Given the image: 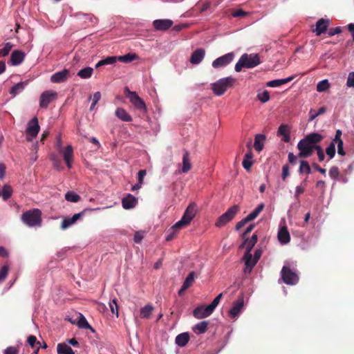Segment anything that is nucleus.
I'll list each match as a JSON object with an SVG mask.
<instances>
[{
  "label": "nucleus",
  "mask_w": 354,
  "mask_h": 354,
  "mask_svg": "<svg viewBox=\"0 0 354 354\" xmlns=\"http://www.w3.org/2000/svg\"><path fill=\"white\" fill-rule=\"evenodd\" d=\"M335 144L337 145V153L341 156H344L345 151L343 148V140H339V142H336Z\"/></svg>",
  "instance_id": "60"
},
{
  "label": "nucleus",
  "mask_w": 354,
  "mask_h": 354,
  "mask_svg": "<svg viewBox=\"0 0 354 354\" xmlns=\"http://www.w3.org/2000/svg\"><path fill=\"white\" fill-rule=\"evenodd\" d=\"M295 78V76H290L285 79H279L269 81L266 83L267 86L268 87H278L283 84H287L292 81Z\"/></svg>",
  "instance_id": "23"
},
{
  "label": "nucleus",
  "mask_w": 354,
  "mask_h": 354,
  "mask_svg": "<svg viewBox=\"0 0 354 354\" xmlns=\"http://www.w3.org/2000/svg\"><path fill=\"white\" fill-rule=\"evenodd\" d=\"M147 174V171L145 169H141L138 171V182L140 183V184H143V180L145 176Z\"/></svg>",
  "instance_id": "58"
},
{
  "label": "nucleus",
  "mask_w": 354,
  "mask_h": 354,
  "mask_svg": "<svg viewBox=\"0 0 354 354\" xmlns=\"http://www.w3.org/2000/svg\"><path fill=\"white\" fill-rule=\"evenodd\" d=\"M248 14V12H246L245 11H244L242 9H238V10H234L232 13V15L234 17H240V18H241V17H244L247 16Z\"/></svg>",
  "instance_id": "51"
},
{
  "label": "nucleus",
  "mask_w": 354,
  "mask_h": 354,
  "mask_svg": "<svg viewBox=\"0 0 354 354\" xmlns=\"http://www.w3.org/2000/svg\"><path fill=\"white\" fill-rule=\"evenodd\" d=\"M77 326L80 328H82V329H90L92 331H94L93 328L89 325V324L88 323L86 319L84 317V315H82V314H80V316H79V319L77 321Z\"/></svg>",
  "instance_id": "36"
},
{
  "label": "nucleus",
  "mask_w": 354,
  "mask_h": 354,
  "mask_svg": "<svg viewBox=\"0 0 354 354\" xmlns=\"http://www.w3.org/2000/svg\"><path fill=\"white\" fill-rule=\"evenodd\" d=\"M324 137L318 133H312L301 139L297 144V149L299 151L298 156L301 158L310 157L313 151L317 147H320L317 144L323 140Z\"/></svg>",
  "instance_id": "1"
},
{
  "label": "nucleus",
  "mask_w": 354,
  "mask_h": 354,
  "mask_svg": "<svg viewBox=\"0 0 354 354\" xmlns=\"http://www.w3.org/2000/svg\"><path fill=\"white\" fill-rule=\"evenodd\" d=\"M278 134L283 136V140L285 142H289L290 140V132L287 125L281 124L278 129Z\"/></svg>",
  "instance_id": "27"
},
{
  "label": "nucleus",
  "mask_w": 354,
  "mask_h": 354,
  "mask_svg": "<svg viewBox=\"0 0 354 354\" xmlns=\"http://www.w3.org/2000/svg\"><path fill=\"white\" fill-rule=\"evenodd\" d=\"M257 98L263 103L267 102L270 100V93L268 91H264L257 95Z\"/></svg>",
  "instance_id": "46"
},
{
  "label": "nucleus",
  "mask_w": 354,
  "mask_h": 354,
  "mask_svg": "<svg viewBox=\"0 0 354 354\" xmlns=\"http://www.w3.org/2000/svg\"><path fill=\"white\" fill-rule=\"evenodd\" d=\"M297 158H299L297 156H295L294 155L293 153L292 152H290L288 153V162L291 164V165H295L297 163Z\"/></svg>",
  "instance_id": "57"
},
{
  "label": "nucleus",
  "mask_w": 354,
  "mask_h": 354,
  "mask_svg": "<svg viewBox=\"0 0 354 354\" xmlns=\"http://www.w3.org/2000/svg\"><path fill=\"white\" fill-rule=\"evenodd\" d=\"M253 164V162L250 160L243 159L242 165L244 169H245L247 171H249L250 168L252 167V165Z\"/></svg>",
  "instance_id": "63"
},
{
  "label": "nucleus",
  "mask_w": 354,
  "mask_h": 354,
  "mask_svg": "<svg viewBox=\"0 0 354 354\" xmlns=\"http://www.w3.org/2000/svg\"><path fill=\"white\" fill-rule=\"evenodd\" d=\"M207 306H198L193 311V315L197 319H203L209 316L212 313L206 311Z\"/></svg>",
  "instance_id": "24"
},
{
  "label": "nucleus",
  "mask_w": 354,
  "mask_h": 354,
  "mask_svg": "<svg viewBox=\"0 0 354 354\" xmlns=\"http://www.w3.org/2000/svg\"><path fill=\"white\" fill-rule=\"evenodd\" d=\"M115 115L122 121L131 122L132 117L123 108H118L115 110Z\"/></svg>",
  "instance_id": "26"
},
{
  "label": "nucleus",
  "mask_w": 354,
  "mask_h": 354,
  "mask_svg": "<svg viewBox=\"0 0 354 354\" xmlns=\"http://www.w3.org/2000/svg\"><path fill=\"white\" fill-rule=\"evenodd\" d=\"M117 62V56H110L105 59L100 60L95 65V68H98L102 66L113 64Z\"/></svg>",
  "instance_id": "29"
},
{
  "label": "nucleus",
  "mask_w": 354,
  "mask_h": 354,
  "mask_svg": "<svg viewBox=\"0 0 354 354\" xmlns=\"http://www.w3.org/2000/svg\"><path fill=\"white\" fill-rule=\"evenodd\" d=\"M13 45L10 42H7L1 50V55L3 57L7 56L10 52Z\"/></svg>",
  "instance_id": "48"
},
{
  "label": "nucleus",
  "mask_w": 354,
  "mask_h": 354,
  "mask_svg": "<svg viewBox=\"0 0 354 354\" xmlns=\"http://www.w3.org/2000/svg\"><path fill=\"white\" fill-rule=\"evenodd\" d=\"M342 32V28L340 27L332 28L329 30L328 34L329 37L334 36L335 35Z\"/></svg>",
  "instance_id": "61"
},
{
  "label": "nucleus",
  "mask_w": 354,
  "mask_h": 354,
  "mask_svg": "<svg viewBox=\"0 0 354 354\" xmlns=\"http://www.w3.org/2000/svg\"><path fill=\"white\" fill-rule=\"evenodd\" d=\"M299 174H306L307 175L311 173V168L308 161L301 160L300 165L298 170Z\"/></svg>",
  "instance_id": "33"
},
{
  "label": "nucleus",
  "mask_w": 354,
  "mask_h": 354,
  "mask_svg": "<svg viewBox=\"0 0 354 354\" xmlns=\"http://www.w3.org/2000/svg\"><path fill=\"white\" fill-rule=\"evenodd\" d=\"M189 340V335L187 333H183L179 334L176 337V344L179 346H185Z\"/></svg>",
  "instance_id": "28"
},
{
  "label": "nucleus",
  "mask_w": 354,
  "mask_h": 354,
  "mask_svg": "<svg viewBox=\"0 0 354 354\" xmlns=\"http://www.w3.org/2000/svg\"><path fill=\"white\" fill-rule=\"evenodd\" d=\"M137 57L135 53H127L124 55L117 57V60L124 63H130L135 60Z\"/></svg>",
  "instance_id": "39"
},
{
  "label": "nucleus",
  "mask_w": 354,
  "mask_h": 354,
  "mask_svg": "<svg viewBox=\"0 0 354 354\" xmlns=\"http://www.w3.org/2000/svg\"><path fill=\"white\" fill-rule=\"evenodd\" d=\"M326 154L329 156L330 159L333 158L335 155V142H331L329 146L326 149Z\"/></svg>",
  "instance_id": "44"
},
{
  "label": "nucleus",
  "mask_w": 354,
  "mask_h": 354,
  "mask_svg": "<svg viewBox=\"0 0 354 354\" xmlns=\"http://www.w3.org/2000/svg\"><path fill=\"white\" fill-rule=\"evenodd\" d=\"M261 63L258 54H247L241 55L238 62L236 64L234 69L236 72H240L243 68H252L258 66Z\"/></svg>",
  "instance_id": "2"
},
{
  "label": "nucleus",
  "mask_w": 354,
  "mask_h": 354,
  "mask_svg": "<svg viewBox=\"0 0 354 354\" xmlns=\"http://www.w3.org/2000/svg\"><path fill=\"white\" fill-rule=\"evenodd\" d=\"M290 176L289 166L288 165H284L282 167L281 178L283 180H286V178Z\"/></svg>",
  "instance_id": "53"
},
{
  "label": "nucleus",
  "mask_w": 354,
  "mask_h": 354,
  "mask_svg": "<svg viewBox=\"0 0 354 354\" xmlns=\"http://www.w3.org/2000/svg\"><path fill=\"white\" fill-rule=\"evenodd\" d=\"M111 311L113 314H115L117 317L118 316V306L117 304L116 299H113L109 303Z\"/></svg>",
  "instance_id": "47"
},
{
  "label": "nucleus",
  "mask_w": 354,
  "mask_h": 354,
  "mask_svg": "<svg viewBox=\"0 0 354 354\" xmlns=\"http://www.w3.org/2000/svg\"><path fill=\"white\" fill-rule=\"evenodd\" d=\"M21 90H22V82H19L17 84L14 85L10 88V93L14 97L17 95L19 94Z\"/></svg>",
  "instance_id": "43"
},
{
  "label": "nucleus",
  "mask_w": 354,
  "mask_h": 354,
  "mask_svg": "<svg viewBox=\"0 0 354 354\" xmlns=\"http://www.w3.org/2000/svg\"><path fill=\"white\" fill-rule=\"evenodd\" d=\"M234 58V53L231 52L228 53L221 57H218L213 61L212 65L214 68L225 67L230 64Z\"/></svg>",
  "instance_id": "10"
},
{
  "label": "nucleus",
  "mask_w": 354,
  "mask_h": 354,
  "mask_svg": "<svg viewBox=\"0 0 354 354\" xmlns=\"http://www.w3.org/2000/svg\"><path fill=\"white\" fill-rule=\"evenodd\" d=\"M73 224H74V223H73V222L71 221V218H65L62 222L61 228L62 230H66L68 227H69L71 225H72Z\"/></svg>",
  "instance_id": "52"
},
{
  "label": "nucleus",
  "mask_w": 354,
  "mask_h": 354,
  "mask_svg": "<svg viewBox=\"0 0 354 354\" xmlns=\"http://www.w3.org/2000/svg\"><path fill=\"white\" fill-rule=\"evenodd\" d=\"M330 87V84L328 80H324L318 82L317 85V91L318 92L326 91Z\"/></svg>",
  "instance_id": "42"
},
{
  "label": "nucleus",
  "mask_w": 354,
  "mask_h": 354,
  "mask_svg": "<svg viewBox=\"0 0 354 354\" xmlns=\"http://www.w3.org/2000/svg\"><path fill=\"white\" fill-rule=\"evenodd\" d=\"M249 221H251L250 219H248V216H246L245 218L238 222L235 227L236 230H239Z\"/></svg>",
  "instance_id": "56"
},
{
  "label": "nucleus",
  "mask_w": 354,
  "mask_h": 354,
  "mask_svg": "<svg viewBox=\"0 0 354 354\" xmlns=\"http://www.w3.org/2000/svg\"><path fill=\"white\" fill-rule=\"evenodd\" d=\"M195 277H196V274H195L194 272L192 271V272H189V274L186 277L185 281L183 282V290H187L189 287H191L194 283Z\"/></svg>",
  "instance_id": "34"
},
{
  "label": "nucleus",
  "mask_w": 354,
  "mask_h": 354,
  "mask_svg": "<svg viewBox=\"0 0 354 354\" xmlns=\"http://www.w3.org/2000/svg\"><path fill=\"white\" fill-rule=\"evenodd\" d=\"M93 73V68L88 66L80 70L77 75L82 79H88L91 77Z\"/></svg>",
  "instance_id": "32"
},
{
  "label": "nucleus",
  "mask_w": 354,
  "mask_h": 354,
  "mask_svg": "<svg viewBox=\"0 0 354 354\" xmlns=\"http://www.w3.org/2000/svg\"><path fill=\"white\" fill-rule=\"evenodd\" d=\"M41 212L35 209L24 213V223L28 226H39L41 225Z\"/></svg>",
  "instance_id": "7"
},
{
  "label": "nucleus",
  "mask_w": 354,
  "mask_h": 354,
  "mask_svg": "<svg viewBox=\"0 0 354 354\" xmlns=\"http://www.w3.org/2000/svg\"><path fill=\"white\" fill-rule=\"evenodd\" d=\"M239 207L236 205L230 207L226 212L218 217L215 223L216 226L221 227L232 221L239 211Z\"/></svg>",
  "instance_id": "6"
},
{
  "label": "nucleus",
  "mask_w": 354,
  "mask_h": 354,
  "mask_svg": "<svg viewBox=\"0 0 354 354\" xmlns=\"http://www.w3.org/2000/svg\"><path fill=\"white\" fill-rule=\"evenodd\" d=\"M265 205L263 203L259 204L251 213H250L247 216L248 219L252 221L255 219L259 214L263 211Z\"/></svg>",
  "instance_id": "37"
},
{
  "label": "nucleus",
  "mask_w": 354,
  "mask_h": 354,
  "mask_svg": "<svg viewBox=\"0 0 354 354\" xmlns=\"http://www.w3.org/2000/svg\"><path fill=\"white\" fill-rule=\"evenodd\" d=\"M218 304H219V301L216 298H214V299L212 301V302L207 306L206 311H209L212 313Z\"/></svg>",
  "instance_id": "54"
},
{
  "label": "nucleus",
  "mask_w": 354,
  "mask_h": 354,
  "mask_svg": "<svg viewBox=\"0 0 354 354\" xmlns=\"http://www.w3.org/2000/svg\"><path fill=\"white\" fill-rule=\"evenodd\" d=\"M281 279L287 285L293 286L298 283L299 276L293 272L289 267L283 266L281 271Z\"/></svg>",
  "instance_id": "8"
},
{
  "label": "nucleus",
  "mask_w": 354,
  "mask_h": 354,
  "mask_svg": "<svg viewBox=\"0 0 354 354\" xmlns=\"http://www.w3.org/2000/svg\"><path fill=\"white\" fill-rule=\"evenodd\" d=\"M278 239L282 244H286L290 241V233L287 229V227H281L278 232Z\"/></svg>",
  "instance_id": "20"
},
{
  "label": "nucleus",
  "mask_w": 354,
  "mask_h": 354,
  "mask_svg": "<svg viewBox=\"0 0 354 354\" xmlns=\"http://www.w3.org/2000/svg\"><path fill=\"white\" fill-rule=\"evenodd\" d=\"M305 191V187L301 185L297 186L295 189V198H299L301 194H302Z\"/></svg>",
  "instance_id": "59"
},
{
  "label": "nucleus",
  "mask_w": 354,
  "mask_h": 354,
  "mask_svg": "<svg viewBox=\"0 0 354 354\" xmlns=\"http://www.w3.org/2000/svg\"><path fill=\"white\" fill-rule=\"evenodd\" d=\"M137 203L138 198L131 194H127V196L122 200V207L125 209H130L133 208Z\"/></svg>",
  "instance_id": "16"
},
{
  "label": "nucleus",
  "mask_w": 354,
  "mask_h": 354,
  "mask_svg": "<svg viewBox=\"0 0 354 354\" xmlns=\"http://www.w3.org/2000/svg\"><path fill=\"white\" fill-rule=\"evenodd\" d=\"M208 324L207 321L201 322L195 325L194 330L200 334L204 333L207 330Z\"/></svg>",
  "instance_id": "38"
},
{
  "label": "nucleus",
  "mask_w": 354,
  "mask_h": 354,
  "mask_svg": "<svg viewBox=\"0 0 354 354\" xmlns=\"http://www.w3.org/2000/svg\"><path fill=\"white\" fill-rule=\"evenodd\" d=\"M57 349L59 354H75L71 346L64 343L58 344Z\"/></svg>",
  "instance_id": "35"
},
{
  "label": "nucleus",
  "mask_w": 354,
  "mask_h": 354,
  "mask_svg": "<svg viewBox=\"0 0 354 354\" xmlns=\"http://www.w3.org/2000/svg\"><path fill=\"white\" fill-rule=\"evenodd\" d=\"M80 198V196L74 192H68L65 194V199L67 201L77 203Z\"/></svg>",
  "instance_id": "41"
},
{
  "label": "nucleus",
  "mask_w": 354,
  "mask_h": 354,
  "mask_svg": "<svg viewBox=\"0 0 354 354\" xmlns=\"http://www.w3.org/2000/svg\"><path fill=\"white\" fill-rule=\"evenodd\" d=\"M329 21L323 18L319 19L316 23L315 29L313 30L317 35H321L327 30Z\"/></svg>",
  "instance_id": "18"
},
{
  "label": "nucleus",
  "mask_w": 354,
  "mask_h": 354,
  "mask_svg": "<svg viewBox=\"0 0 354 354\" xmlns=\"http://www.w3.org/2000/svg\"><path fill=\"white\" fill-rule=\"evenodd\" d=\"M17 350L15 347L10 346L5 349L4 354H17Z\"/></svg>",
  "instance_id": "64"
},
{
  "label": "nucleus",
  "mask_w": 354,
  "mask_h": 354,
  "mask_svg": "<svg viewBox=\"0 0 354 354\" xmlns=\"http://www.w3.org/2000/svg\"><path fill=\"white\" fill-rule=\"evenodd\" d=\"M22 62V52L20 50L14 51L10 57V62L14 66H17Z\"/></svg>",
  "instance_id": "30"
},
{
  "label": "nucleus",
  "mask_w": 354,
  "mask_h": 354,
  "mask_svg": "<svg viewBox=\"0 0 354 354\" xmlns=\"http://www.w3.org/2000/svg\"><path fill=\"white\" fill-rule=\"evenodd\" d=\"M69 76V71L68 69H64L61 71H58L50 77V81L53 83H62L67 80Z\"/></svg>",
  "instance_id": "15"
},
{
  "label": "nucleus",
  "mask_w": 354,
  "mask_h": 354,
  "mask_svg": "<svg viewBox=\"0 0 354 354\" xmlns=\"http://www.w3.org/2000/svg\"><path fill=\"white\" fill-rule=\"evenodd\" d=\"M8 273V266H3L2 268L0 270V283L3 281Z\"/></svg>",
  "instance_id": "49"
},
{
  "label": "nucleus",
  "mask_w": 354,
  "mask_h": 354,
  "mask_svg": "<svg viewBox=\"0 0 354 354\" xmlns=\"http://www.w3.org/2000/svg\"><path fill=\"white\" fill-rule=\"evenodd\" d=\"M64 159H73V147L71 145H68L63 153Z\"/></svg>",
  "instance_id": "45"
},
{
  "label": "nucleus",
  "mask_w": 354,
  "mask_h": 354,
  "mask_svg": "<svg viewBox=\"0 0 354 354\" xmlns=\"http://www.w3.org/2000/svg\"><path fill=\"white\" fill-rule=\"evenodd\" d=\"M346 86L348 87H353L354 88V72H351L348 74Z\"/></svg>",
  "instance_id": "55"
},
{
  "label": "nucleus",
  "mask_w": 354,
  "mask_h": 354,
  "mask_svg": "<svg viewBox=\"0 0 354 354\" xmlns=\"http://www.w3.org/2000/svg\"><path fill=\"white\" fill-rule=\"evenodd\" d=\"M27 343L28 345L33 349L32 354H38L41 347V343L37 341V337L34 335L28 336Z\"/></svg>",
  "instance_id": "21"
},
{
  "label": "nucleus",
  "mask_w": 354,
  "mask_h": 354,
  "mask_svg": "<svg viewBox=\"0 0 354 354\" xmlns=\"http://www.w3.org/2000/svg\"><path fill=\"white\" fill-rule=\"evenodd\" d=\"M266 138V137L263 134L256 135L254 138V147L257 151L260 152L262 151Z\"/></svg>",
  "instance_id": "25"
},
{
  "label": "nucleus",
  "mask_w": 354,
  "mask_h": 354,
  "mask_svg": "<svg viewBox=\"0 0 354 354\" xmlns=\"http://www.w3.org/2000/svg\"><path fill=\"white\" fill-rule=\"evenodd\" d=\"M40 129L37 117H34L27 124L26 139L31 141L36 138Z\"/></svg>",
  "instance_id": "9"
},
{
  "label": "nucleus",
  "mask_w": 354,
  "mask_h": 354,
  "mask_svg": "<svg viewBox=\"0 0 354 354\" xmlns=\"http://www.w3.org/2000/svg\"><path fill=\"white\" fill-rule=\"evenodd\" d=\"M182 162V172L187 173L192 169L189 153L187 151H184Z\"/></svg>",
  "instance_id": "22"
},
{
  "label": "nucleus",
  "mask_w": 354,
  "mask_h": 354,
  "mask_svg": "<svg viewBox=\"0 0 354 354\" xmlns=\"http://www.w3.org/2000/svg\"><path fill=\"white\" fill-rule=\"evenodd\" d=\"M205 55V50L204 49L198 48L192 53L189 61L193 64H198L203 59Z\"/></svg>",
  "instance_id": "17"
},
{
  "label": "nucleus",
  "mask_w": 354,
  "mask_h": 354,
  "mask_svg": "<svg viewBox=\"0 0 354 354\" xmlns=\"http://www.w3.org/2000/svg\"><path fill=\"white\" fill-rule=\"evenodd\" d=\"M257 242V235L254 234L250 239L245 237L243 243L240 245V248H245V252H251L252 248Z\"/></svg>",
  "instance_id": "19"
},
{
  "label": "nucleus",
  "mask_w": 354,
  "mask_h": 354,
  "mask_svg": "<svg viewBox=\"0 0 354 354\" xmlns=\"http://www.w3.org/2000/svg\"><path fill=\"white\" fill-rule=\"evenodd\" d=\"M244 305L243 297L241 295L239 297L237 300L233 303L232 308L229 310V315L232 318H235L238 316L243 308Z\"/></svg>",
  "instance_id": "13"
},
{
  "label": "nucleus",
  "mask_w": 354,
  "mask_h": 354,
  "mask_svg": "<svg viewBox=\"0 0 354 354\" xmlns=\"http://www.w3.org/2000/svg\"><path fill=\"white\" fill-rule=\"evenodd\" d=\"M339 175V169L337 167H332L329 170V176L332 178H337Z\"/></svg>",
  "instance_id": "50"
},
{
  "label": "nucleus",
  "mask_w": 354,
  "mask_h": 354,
  "mask_svg": "<svg viewBox=\"0 0 354 354\" xmlns=\"http://www.w3.org/2000/svg\"><path fill=\"white\" fill-rule=\"evenodd\" d=\"M235 82L236 79L232 76L221 78L216 82L211 84V88L216 95L221 96L223 95L227 89L232 88Z\"/></svg>",
  "instance_id": "3"
},
{
  "label": "nucleus",
  "mask_w": 354,
  "mask_h": 354,
  "mask_svg": "<svg viewBox=\"0 0 354 354\" xmlns=\"http://www.w3.org/2000/svg\"><path fill=\"white\" fill-rule=\"evenodd\" d=\"M12 193V189L9 185H4L2 190L0 191V196L2 197L3 201H7L10 198Z\"/></svg>",
  "instance_id": "31"
},
{
  "label": "nucleus",
  "mask_w": 354,
  "mask_h": 354,
  "mask_svg": "<svg viewBox=\"0 0 354 354\" xmlns=\"http://www.w3.org/2000/svg\"><path fill=\"white\" fill-rule=\"evenodd\" d=\"M124 93L127 95V97L129 98L130 102L136 109L143 113H146L147 111L145 102L141 97H139L136 92L131 91L128 87H125Z\"/></svg>",
  "instance_id": "5"
},
{
  "label": "nucleus",
  "mask_w": 354,
  "mask_h": 354,
  "mask_svg": "<svg viewBox=\"0 0 354 354\" xmlns=\"http://www.w3.org/2000/svg\"><path fill=\"white\" fill-rule=\"evenodd\" d=\"M318 156L319 160L322 162L325 158V155L323 149L321 147H317L315 149Z\"/></svg>",
  "instance_id": "62"
},
{
  "label": "nucleus",
  "mask_w": 354,
  "mask_h": 354,
  "mask_svg": "<svg viewBox=\"0 0 354 354\" xmlns=\"http://www.w3.org/2000/svg\"><path fill=\"white\" fill-rule=\"evenodd\" d=\"M171 19H156L153 22V27L157 30L165 31L170 28L173 25Z\"/></svg>",
  "instance_id": "14"
},
{
  "label": "nucleus",
  "mask_w": 354,
  "mask_h": 354,
  "mask_svg": "<svg viewBox=\"0 0 354 354\" xmlns=\"http://www.w3.org/2000/svg\"><path fill=\"white\" fill-rule=\"evenodd\" d=\"M197 212L196 205L194 203H190L187 207L181 219L174 225V229H181L190 223L195 217Z\"/></svg>",
  "instance_id": "4"
},
{
  "label": "nucleus",
  "mask_w": 354,
  "mask_h": 354,
  "mask_svg": "<svg viewBox=\"0 0 354 354\" xmlns=\"http://www.w3.org/2000/svg\"><path fill=\"white\" fill-rule=\"evenodd\" d=\"M153 307L151 305H147L141 308L140 310V317L147 319L151 315Z\"/></svg>",
  "instance_id": "40"
},
{
  "label": "nucleus",
  "mask_w": 354,
  "mask_h": 354,
  "mask_svg": "<svg viewBox=\"0 0 354 354\" xmlns=\"http://www.w3.org/2000/svg\"><path fill=\"white\" fill-rule=\"evenodd\" d=\"M243 260L245 262V268L243 269V272L245 273L250 274L253 268L256 266L258 261H256L253 259L251 252H245Z\"/></svg>",
  "instance_id": "12"
},
{
  "label": "nucleus",
  "mask_w": 354,
  "mask_h": 354,
  "mask_svg": "<svg viewBox=\"0 0 354 354\" xmlns=\"http://www.w3.org/2000/svg\"><path fill=\"white\" fill-rule=\"evenodd\" d=\"M57 96V93L53 91H46L41 93L39 99V106L41 108L46 109L49 104L54 101Z\"/></svg>",
  "instance_id": "11"
}]
</instances>
